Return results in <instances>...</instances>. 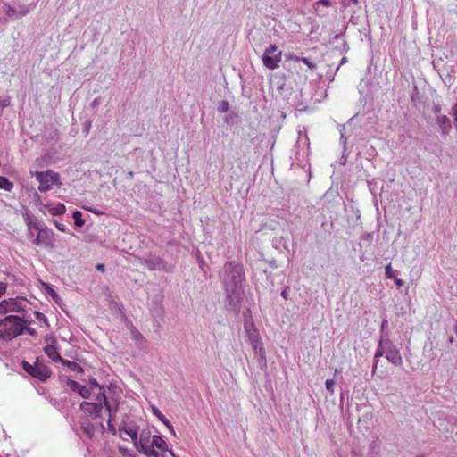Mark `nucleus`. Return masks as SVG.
Returning <instances> with one entry per match:
<instances>
[{
    "instance_id": "c9c22d12",
    "label": "nucleus",
    "mask_w": 457,
    "mask_h": 457,
    "mask_svg": "<svg viewBox=\"0 0 457 457\" xmlns=\"http://www.w3.org/2000/svg\"><path fill=\"white\" fill-rule=\"evenodd\" d=\"M334 385L335 381L333 379H327L325 382L326 389L330 392V394L334 393Z\"/></svg>"
},
{
    "instance_id": "4be33fe9",
    "label": "nucleus",
    "mask_w": 457,
    "mask_h": 457,
    "mask_svg": "<svg viewBox=\"0 0 457 457\" xmlns=\"http://www.w3.org/2000/svg\"><path fill=\"white\" fill-rule=\"evenodd\" d=\"M255 355L258 359L259 365L262 370L266 369L267 367V360H266V353L265 349L262 345H260L258 349H254Z\"/></svg>"
},
{
    "instance_id": "20e7f679",
    "label": "nucleus",
    "mask_w": 457,
    "mask_h": 457,
    "mask_svg": "<svg viewBox=\"0 0 457 457\" xmlns=\"http://www.w3.org/2000/svg\"><path fill=\"white\" fill-rule=\"evenodd\" d=\"M31 176L38 181V190L46 192L52 189L53 185H61L60 175L51 170L46 171H30Z\"/></svg>"
},
{
    "instance_id": "f704fd0d",
    "label": "nucleus",
    "mask_w": 457,
    "mask_h": 457,
    "mask_svg": "<svg viewBox=\"0 0 457 457\" xmlns=\"http://www.w3.org/2000/svg\"><path fill=\"white\" fill-rule=\"evenodd\" d=\"M431 110L435 118L443 115L441 105L438 104H434Z\"/></svg>"
},
{
    "instance_id": "2f4dec72",
    "label": "nucleus",
    "mask_w": 457,
    "mask_h": 457,
    "mask_svg": "<svg viewBox=\"0 0 457 457\" xmlns=\"http://www.w3.org/2000/svg\"><path fill=\"white\" fill-rule=\"evenodd\" d=\"M35 314V317L36 319L41 322V323H44L46 326H48V320H47V318L46 317L45 314H43L42 312H38V311H36L34 312Z\"/></svg>"
},
{
    "instance_id": "ddd939ff",
    "label": "nucleus",
    "mask_w": 457,
    "mask_h": 457,
    "mask_svg": "<svg viewBox=\"0 0 457 457\" xmlns=\"http://www.w3.org/2000/svg\"><path fill=\"white\" fill-rule=\"evenodd\" d=\"M66 386H68L71 391L78 393L84 399L92 398L90 395V392L88 391L86 386H82L77 381L67 378L65 381Z\"/></svg>"
},
{
    "instance_id": "f8f14e48",
    "label": "nucleus",
    "mask_w": 457,
    "mask_h": 457,
    "mask_svg": "<svg viewBox=\"0 0 457 457\" xmlns=\"http://www.w3.org/2000/svg\"><path fill=\"white\" fill-rule=\"evenodd\" d=\"M57 345L58 344L56 338L53 337L51 338V343L44 347L45 353L54 362H60L61 361H62V357L58 353Z\"/></svg>"
},
{
    "instance_id": "393cba45",
    "label": "nucleus",
    "mask_w": 457,
    "mask_h": 457,
    "mask_svg": "<svg viewBox=\"0 0 457 457\" xmlns=\"http://www.w3.org/2000/svg\"><path fill=\"white\" fill-rule=\"evenodd\" d=\"M151 442H152V439H151V436H150V431L143 430L140 433L139 437L137 436V446H140V445L145 446L146 445L151 444Z\"/></svg>"
},
{
    "instance_id": "58836bf2",
    "label": "nucleus",
    "mask_w": 457,
    "mask_h": 457,
    "mask_svg": "<svg viewBox=\"0 0 457 457\" xmlns=\"http://www.w3.org/2000/svg\"><path fill=\"white\" fill-rule=\"evenodd\" d=\"M29 324L26 325V328H25V331L30 335L31 337H37V332L35 328H29L28 326Z\"/></svg>"
},
{
    "instance_id": "6ab92c4d",
    "label": "nucleus",
    "mask_w": 457,
    "mask_h": 457,
    "mask_svg": "<svg viewBox=\"0 0 457 457\" xmlns=\"http://www.w3.org/2000/svg\"><path fill=\"white\" fill-rule=\"evenodd\" d=\"M386 344H385V339H380L379 342H378V347H377V350H376V353H375V355H374V364H373V368H372V373L375 372L377 367H378V358L385 355L386 356Z\"/></svg>"
},
{
    "instance_id": "37998d69",
    "label": "nucleus",
    "mask_w": 457,
    "mask_h": 457,
    "mask_svg": "<svg viewBox=\"0 0 457 457\" xmlns=\"http://www.w3.org/2000/svg\"><path fill=\"white\" fill-rule=\"evenodd\" d=\"M345 129V126H342L341 129H340V141L342 143V145H344V147H345L346 145V137L344 136V133H343V129Z\"/></svg>"
},
{
    "instance_id": "4d7b16f0",
    "label": "nucleus",
    "mask_w": 457,
    "mask_h": 457,
    "mask_svg": "<svg viewBox=\"0 0 457 457\" xmlns=\"http://www.w3.org/2000/svg\"><path fill=\"white\" fill-rule=\"evenodd\" d=\"M167 452H169V453H170V456H172V457H178L172 450H170V449L168 448V451H167Z\"/></svg>"
},
{
    "instance_id": "680f3d73",
    "label": "nucleus",
    "mask_w": 457,
    "mask_h": 457,
    "mask_svg": "<svg viewBox=\"0 0 457 457\" xmlns=\"http://www.w3.org/2000/svg\"><path fill=\"white\" fill-rule=\"evenodd\" d=\"M415 457H426L424 454H418Z\"/></svg>"
},
{
    "instance_id": "a878e982",
    "label": "nucleus",
    "mask_w": 457,
    "mask_h": 457,
    "mask_svg": "<svg viewBox=\"0 0 457 457\" xmlns=\"http://www.w3.org/2000/svg\"><path fill=\"white\" fill-rule=\"evenodd\" d=\"M66 212V207L63 204L58 203L54 206H51L48 208V212L53 216L64 214Z\"/></svg>"
},
{
    "instance_id": "ea45409f",
    "label": "nucleus",
    "mask_w": 457,
    "mask_h": 457,
    "mask_svg": "<svg viewBox=\"0 0 457 457\" xmlns=\"http://www.w3.org/2000/svg\"><path fill=\"white\" fill-rule=\"evenodd\" d=\"M91 125H92V122L91 120H86L84 123H83V131L86 133V134H88L90 129H91Z\"/></svg>"
},
{
    "instance_id": "49530a36",
    "label": "nucleus",
    "mask_w": 457,
    "mask_h": 457,
    "mask_svg": "<svg viewBox=\"0 0 457 457\" xmlns=\"http://www.w3.org/2000/svg\"><path fill=\"white\" fill-rule=\"evenodd\" d=\"M10 102L8 99H4V100H0V106L2 107V109H4L5 107H7L9 105Z\"/></svg>"
},
{
    "instance_id": "603ef678",
    "label": "nucleus",
    "mask_w": 457,
    "mask_h": 457,
    "mask_svg": "<svg viewBox=\"0 0 457 457\" xmlns=\"http://www.w3.org/2000/svg\"><path fill=\"white\" fill-rule=\"evenodd\" d=\"M132 334L135 338H143L142 335L136 329L132 331Z\"/></svg>"
},
{
    "instance_id": "e433bc0d",
    "label": "nucleus",
    "mask_w": 457,
    "mask_h": 457,
    "mask_svg": "<svg viewBox=\"0 0 457 457\" xmlns=\"http://www.w3.org/2000/svg\"><path fill=\"white\" fill-rule=\"evenodd\" d=\"M54 224L55 225L56 228L62 232H67L68 231V228L66 225L59 222L58 220H54Z\"/></svg>"
},
{
    "instance_id": "a19ab883",
    "label": "nucleus",
    "mask_w": 457,
    "mask_h": 457,
    "mask_svg": "<svg viewBox=\"0 0 457 457\" xmlns=\"http://www.w3.org/2000/svg\"><path fill=\"white\" fill-rule=\"evenodd\" d=\"M7 290V284L5 282L0 281V298L5 294Z\"/></svg>"
},
{
    "instance_id": "9b49d317",
    "label": "nucleus",
    "mask_w": 457,
    "mask_h": 457,
    "mask_svg": "<svg viewBox=\"0 0 457 457\" xmlns=\"http://www.w3.org/2000/svg\"><path fill=\"white\" fill-rule=\"evenodd\" d=\"M145 266L150 270L168 271L167 263L160 257L149 255L144 260Z\"/></svg>"
},
{
    "instance_id": "cd10ccee",
    "label": "nucleus",
    "mask_w": 457,
    "mask_h": 457,
    "mask_svg": "<svg viewBox=\"0 0 457 457\" xmlns=\"http://www.w3.org/2000/svg\"><path fill=\"white\" fill-rule=\"evenodd\" d=\"M0 188L10 192L13 188V183L6 177L0 176Z\"/></svg>"
},
{
    "instance_id": "dca6fc26",
    "label": "nucleus",
    "mask_w": 457,
    "mask_h": 457,
    "mask_svg": "<svg viewBox=\"0 0 457 457\" xmlns=\"http://www.w3.org/2000/svg\"><path fill=\"white\" fill-rule=\"evenodd\" d=\"M287 61H293L295 62H303L306 64L311 70H315L317 68V64L312 62L310 58L307 57H300L295 54H287L286 55Z\"/></svg>"
},
{
    "instance_id": "aec40b11",
    "label": "nucleus",
    "mask_w": 457,
    "mask_h": 457,
    "mask_svg": "<svg viewBox=\"0 0 457 457\" xmlns=\"http://www.w3.org/2000/svg\"><path fill=\"white\" fill-rule=\"evenodd\" d=\"M136 447H137V451L144 453L147 457H165L164 454H160L158 452H156L154 450V447L152 443L149 445H146L145 446L140 445V446H136Z\"/></svg>"
},
{
    "instance_id": "de8ad7c7",
    "label": "nucleus",
    "mask_w": 457,
    "mask_h": 457,
    "mask_svg": "<svg viewBox=\"0 0 457 457\" xmlns=\"http://www.w3.org/2000/svg\"><path fill=\"white\" fill-rule=\"evenodd\" d=\"M395 285L398 286V287H402L403 285V280L401 279V278H398L396 276H395V278H393Z\"/></svg>"
},
{
    "instance_id": "5fc2aeb1",
    "label": "nucleus",
    "mask_w": 457,
    "mask_h": 457,
    "mask_svg": "<svg viewBox=\"0 0 457 457\" xmlns=\"http://www.w3.org/2000/svg\"><path fill=\"white\" fill-rule=\"evenodd\" d=\"M281 296L284 298V299H287V293L286 290H283L281 292Z\"/></svg>"
},
{
    "instance_id": "423d86ee",
    "label": "nucleus",
    "mask_w": 457,
    "mask_h": 457,
    "mask_svg": "<svg viewBox=\"0 0 457 457\" xmlns=\"http://www.w3.org/2000/svg\"><path fill=\"white\" fill-rule=\"evenodd\" d=\"M277 49L278 47L275 44H270L262 55L263 65L269 70H275L279 67L282 53L279 52L277 54L272 55Z\"/></svg>"
},
{
    "instance_id": "412c9836",
    "label": "nucleus",
    "mask_w": 457,
    "mask_h": 457,
    "mask_svg": "<svg viewBox=\"0 0 457 457\" xmlns=\"http://www.w3.org/2000/svg\"><path fill=\"white\" fill-rule=\"evenodd\" d=\"M153 413L168 428L172 435H175V431L173 426L170 422V420L161 412V411L153 406Z\"/></svg>"
},
{
    "instance_id": "7ed1b4c3",
    "label": "nucleus",
    "mask_w": 457,
    "mask_h": 457,
    "mask_svg": "<svg viewBox=\"0 0 457 457\" xmlns=\"http://www.w3.org/2000/svg\"><path fill=\"white\" fill-rule=\"evenodd\" d=\"M30 228H35L36 237L33 238V244L45 248L54 247V233L43 222H33L29 224Z\"/></svg>"
},
{
    "instance_id": "a18cd8bd",
    "label": "nucleus",
    "mask_w": 457,
    "mask_h": 457,
    "mask_svg": "<svg viewBox=\"0 0 457 457\" xmlns=\"http://www.w3.org/2000/svg\"><path fill=\"white\" fill-rule=\"evenodd\" d=\"M29 8H27V7H23V8H21V9L18 12V14H19L20 16H25V15H27V14L29 13Z\"/></svg>"
},
{
    "instance_id": "f03ea898",
    "label": "nucleus",
    "mask_w": 457,
    "mask_h": 457,
    "mask_svg": "<svg viewBox=\"0 0 457 457\" xmlns=\"http://www.w3.org/2000/svg\"><path fill=\"white\" fill-rule=\"evenodd\" d=\"M31 322L18 315H8L0 320V338L11 341L25 332L26 325Z\"/></svg>"
},
{
    "instance_id": "f257e3e1",
    "label": "nucleus",
    "mask_w": 457,
    "mask_h": 457,
    "mask_svg": "<svg viewBox=\"0 0 457 457\" xmlns=\"http://www.w3.org/2000/svg\"><path fill=\"white\" fill-rule=\"evenodd\" d=\"M219 276L224 288L228 308L231 311H237L244 294L243 283L245 280L243 265L236 261L226 262L220 270Z\"/></svg>"
},
{
    "instance_id": "13d9d810",
    "label": "nucleus",
    "mask_w": 457,
    "mask_h": 457,
    "mask_svg": "<svg viewBox=\"0 0 457 457\" xmlns=\"http://www.w3.org/2000/svg\"><path fill=\"white\" fill-rule=\"evenodd\" d=\"M346 62H347L346 57H343V58L341 59V61H340V64H339V66H340V65H342V64H344V63H345Z\"/></svg>"
},
{
    "instance_id": "b1692460",
    "label": "nucleus",
    "mask_w": 457,
    "mask_h": 457,
    "mask_svg": "<svg viewBox=\"0 0 457 457\" xmlns=\"http://www.w3.org/2000/svg\"><path fill=\"white\" fill-rule=\"evenodd\" d=\"M60 362L62 364V366H64L65 368H67L71 371H74V372H77V373H82L83 372L82 367L79 364H78L77 362H75V361H69V360H64L62 358V361H61Z\"/></svg>"
},
{
    "instance_id": "4c0bfd02",
    "label": "nucleus",
    "mask_w": 457,
    "mask_h": 457,
    "mask_svg": "<svg viewBox=\"0 0 457 457\" xmlns=\"http://www.w3.org/2000/svg\"><path fill=\"white\" fill-rule=\"evenodd\" d=\"M5 13H6V15H7L8 17H12V16H14V15L18 14V12L16 11V9H15V8H13V7H12V6H10V5H8V6H7V9H6V11H5Z\"/></svg>"
},
{
    "instance_id": "2eb2a0df",
    "label": "nucleus",
    "mask_w": 457,
    "mask_h": 457,
    "mask_svg": "<svg viewBox=\"0 0 457 457\" xmlns=\"http://www.w3.org/2000/svg\"><path fill=\"white\" fill-rule=\"evenodd\" d=\"M90 392V395L92 399L95 401H103L104 399H100L99 394H105L104 386H100L96 378H90L87 381V386H86Z\"/></svg>"
},
{
    "instance_id": "6e6d98bb",
    "label": "nucleus",
    "mask_w": 457,
    "mask_h": 457,
    "mask_svg": "<svg viewBox=\"0 0 457 457\" xmlns=\"http://www.w3.org/2000/svg\"><path fill=\"white\" fill-rule=\"evenodd\" d=\"M91 104H92V106H93V107L97 106V104H98V99H97V98L94 99Z\"/></svg>"
},
{
    "instance_id": "9d476101",
    "label": "nucleus",
    "mask_w": 457,
    "mask_h": 457,
    "mask_svg": "<svg viewBox=\"0 0 457 457\" xmlns=\"http://www.w3.org/2000/svg\"><path fill=\"white\" fill-rule=\"evenodd\" d=\"M104 407V404L103 401H96V403L82 402L80 403V410L92 416L94 419L101 417Z\"/></svg>"
},
{
    "instance_id": "09e8293b",
    "label": "nucleus",
    "mask_w": 457,
    "mask_h": 457,
    "mask_svg": "<svg viewBox=\"0 0 457 457\" xmlns=\"http://www.w3.org/2000/svg\"><path fill=\"white\" fill-rule=\"evenodd\" d=\"M350 4H358L359 0H344L345 5H349Z\"/></svg>"
},
{
    "instance_id": "bb28decb",
    "label": "nucleus",
    "mask_w": 457,
    "mask_h": 457,
    "mask_svg": "<svg viewBox=\"0 0 457 457\" xmlns=\"http://www.w3.org/2000/svg\"><path fill=\"white\" fill-rule=\"evenodd\" d=\"M33 222H39L37 219H32V218H29L28 217L26 219V225H27V228H28V238L33 243V238L36 237V231H35V228H30L29 227V224L30 223H33Z\"/></svg>"
},
{
    "instance_id": "72a5a7b5",
    "label": "nucleus",
    "mask_w": 457,
    "mask_h": 457,
    "mask_svg": "<svg viewBox=\"0 0 457 457\" xmlns=\"http://www.w3.org/2000/svg\"><path fill=\"white\" fill-rule=\"evenodd\" d=\"M229 104L228 101H221L218 106V111L220 112H227L228 111Z\"/></svg>"
},
{
    "instance_id": "864d4df0",
    "label": "nucleus",
    "mask_w": 457,
    "mask_h": 457,
    "mask_svg": "<svg viewBox=\"0 0 457 457\" xmlns=\"http://www.w3.org/2000/svg\"><path fill=\"white\" fill-rule=\"evenodd\" d=\"M96 268V270H101V271L104 270V264H97Z\"/></svg>"
},
{
    "instance_id": "8fccbe9b",
    "label": "nucleus",
    "mask_w": 457,
    "mask_h": 457,
    "mask_svg": "<svg viewBox=\"0 0 457 457\" xmlns=\"http://www.w3.org/2000/svg\"><path fill=\"white\" fill-rule=\"evenodd\" d=\"M387 325H388V321H387V320H382V322H381V327H380V330H381V332H383V331H384V329L387 327Z\"/></svg>"
},
{
    "instance_id": "a211bd4d",
    "label": "nucleus",
    "mask_w": 457,
    "mask_h": 457,
    "mask_svg": "<svg viewBox=\"0 0 457 457\" xmlns=\"http://www.w3.org/2000/svg\"><path fill=\"white\" fill-rule=\"evenodd\" d=\"M120 431L125 433L128 436H129L134 445L137 446L138 431L136 426L124 425L120 428Z\"/></svg>"
},
{
    "instance_id": "6e6552de",
    "label": "nucleus",
    "mask_w": 457,
    "mask_h": 457,
    "mask_svg": "<svg viewBox=\"0 0 457 457\" xmlns=\"http://www.w3.org/2000/svg\"><path fill=\"white\" fill-rule=\"evenodd\" d=\"M25 298L23 297H15L4 299L0 302V315L5 314L7 312H24L25 308L23 305V302Z\"/></svg>"
},
{
    "instance_id": "c03bdc74",
    "label": "nucleus",
    "mask_w": 457,
    "mask_h": 457,
    "mask_svg": "<svg viewBox=\"0 0 457 457\" xmlns=\"http://www.w3.org/2000/svg\"><path fill=\"white\" fill-rule=\"evenodd\" d=\"M86 209L87 211L91 212L92 213L96 214V215H102L103 214V212L98 210V209H95V208H91V207H87Z\"/></svg>"
},
{
    "instance_id": "1a4fd4ad",
    "label": "nucleus",
    "mask_w": 457,
    "mask_h": 457,
    "mask_svg": "<svg viewBox=\"0 0 457 457\" xmlns=\"http://www.w3.org/2000/svg\"><path fill=\"white\" fill-rule=\"evenodd\" d=\"M386 344V358L389 362L394 364L395 366H400L403 364L402 355L397 349V347L393 344V342L386 338L385 339Z\"/></svg>"
},
{
    "instance_id": "7c9ffc66",
    "label": "nucleus",
    "mask_w": 457,
    "mask_h": 457,
    "mask_svg": "<svg viewBox=\"0 0 457 457\" xmlns=\"http://www.w3.org/2000/svg\"><path fill=\"white\" fill-rule=\"evenodd\" d=\"M395 271L393 270L391 263H388L385 268L386 277L390 279L395 278Z\"/></svg>"
},
{
    "instance_id": "473e14b6",
    "label": "nucleus",
    "mask_w": 457,
    "mask_h": 457,
    "mask_svg": "<svg viewBox=\"0 0 457 457\" xmlns=\"http://www.w3.org/2000/svg\"><path fill=\"white\" fill-rule=\"evenodd\" d=\"M361 240L367 242L370 245L373 241V233L366 232L361 237Z\"/></svg>"
},
{
    "instance_id": "3c124183",
    "label": "nucleus",
    "mask_w": 457,
    "mask_h": 457,
    "mask_svg": "<svg viewBox=\"0 0 457 457\" xmlns=\"http://www.w3.org/2000/svg\"><path fill=\"white\" fill-rule=\"evenodd\" d=\"M319 4L324 5V6H329L330 5V0H320Z\"/></svg>"
},
{
    "instance_id": "f3484780",
    "label": "nucleus",
    "mask_w": 457,
    "mask_h": 457,
    "mask_svg": "<svg viewBox=\"0 0 457 457\" xmlns=\"http://www.w3.org/2000/svg\"><path fill=\"white\" fill-rule=\"evenodd\" d=\"M245 328H246V331H247L248 339H249L253 348V349H258V347L260 345H262V344L261 342V338H260L259 334L257 333V330L253 327H252L250 328H248L246 327Z\"/></svg>"
},
{
    "instance_id": "0eeeda50",
    "label": "nucleus",
    "mask_w": 457,
    "mask_h": 457,
    "mask_svg": "<svg viewBox=\"0 0 457 457\" xmlns=\"http://www.w3.org/2000/svg\"><path fill=\"white\" fill-rule=\"evenodd\" d=\"M100 399H104V408L109 413V419L107 420V425L109 430L115 433V427L112 421L114 420L115 415L118 412L119 409V402L114 398H108L105 394H99Z\"/></svg>"
},
{
    "instance_id": "4468645a",
    "label": "nucleus",
    "mask_w": 457,
    "mask_h": 457,
    "mask_svg": "<svg viewBox=\"0 0 457 457\" xmlns=\"http://www.w3.org/2000/svg\"><path fill=\"white\" fill-rule=\"evenodd\" d=\"M442 137H446L452 130V121L445 114L435 118Z\"/></svg>"
},
{
    "instance_id": "bf43d9fd",
    "label": "nucleus",
    "mask_w": 457,
    "mask_h": 457,
    "mask_svg": "<svg viewBox=\"0 0 457 457\" xmlns=\"http://www.w3.org/2000/svg\"><path fill=\"white\" fill-rule=\"evenodd\" d=\"M448 342H449L450 344H452V343L453 342V337H449V339H448Z\"/></svg>"
},
{
    "instance_id": "c85d7f7f",
    "label": "nucleus",
    "mask_w": 457,
    "mask_h": 457,
    "mask_svg": "<svg viewBox=\"0 0 457 457\" xmlns=\"http://www.w3.org/2000/svg\"><path fill=\"white\" fill-rule=\"evenodd\" d=\"M44 287H45V289H46V292L47 293V295H50L52 297V299L56 303H59V301L61 299H60V296L58 295V294L55 292V290L50 285H48L46 283H44Z\"/></svg>"
},
{
    "instance_id": "79ce46f5",
    "label": "nucleus",
    "mask_w": 457,
    "mask_h": 457,
    "mask_svg": "<svg viewBox=\"0 0 457 457\" xmlns=\"http://www.w3.org/2000/svg\"><path fill=\"white\" fill-rule=\"evenodd\" d=\"M428 352L431 353L429 355V359L433 360L434 359V353H433V348H432L431 343L429 344V345L428 344H425V345H424V353L428 350Z\"/></svg>"
},
{
    "instance_id": "052dcab7",
    "label": "nucleus",
    "mask_w": 457,
    "mask_h": 457,
    "mask_svg": "<svg viewBox=\"0 0 457 457\" xmlns=\"http://www.w3.org/2000/svg\"><path fill=\"white\" fill-rule=\"evenodd\" d=\"M85 432L87 434V435H90V430L89 428H84Z\"/></svg>"
},
{
    "instance_id": "c756f323",
    "label": "nucleus",
    "mask_w": 457,
    "mask_h": 457,
    "mask_svg": "<svg viewBox=\"0 0 457 457\" xmlns=\"http://www.w3.org/2000/svg\"><path fill=\"white\" fill-rule=\"evenodd\" d=\"M75 225L79 228L84 226L85 220L82 219V213L79 211H75L72 214Z\"/></svg>"
},
{
    "instance_id": "5701e85b",
    "label": "nucleus",
    "mask_w": 457,
    "mask_h": 457,
    "mask_svg": "<svg viewBox=\"0 0 457 457\" xmlns=\"http://www.w3.org/2000/svg\"><path fill=\"white\" fill-rule=\"evenodd\" d=\"M152 444L154 447L160 449L162 452L168 451V445L166 441L161 436L154 435L152 437Z\"/></svg>"
},
{
    "instance_id": "39448f33",
    "label": "nucleus",
    "mask_w": 457,
    "mask_h": 457,
    "mask_svg": "<svg viewBox=\"0 0 457 457\" xmlns=\"http://www.w3.org/2000/svg\"><path fill=\"white\" fill-rule=\"evenodd\" d=\"M22 368L28 374L43 382L46 381L52 374L51 370L44 363L40 362L38 359H37L34 364L23 361Z\"/></svg>"
}]
</instances>
